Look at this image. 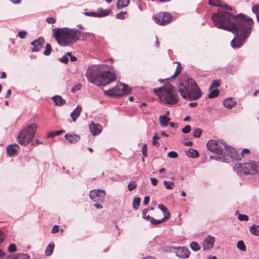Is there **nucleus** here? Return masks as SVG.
Here are the masks:
<instances>
[{
	"mask_svg": "<svg viewBox=\"0 0 259 259\" xmlns=\"http://www.w3.org/2000/svg\"><path fill=\"white\" fill-rule=\"evenodd\" d=\"M213 22L218 28L227 30L235 34L231 41L233 48H239L251 32L254 25L253 20L242 13L236 16L220 11L213 16Z\"/></svg>",
	"mask_w": 259,
	"mask_h": 259,
	"instance_id": "nucleus-1",
	"label": "nucleus"
},
{
	"mask_svg": "<svg viewBox=\"0 0 259 259\" xmlns=\"http://www.w3.org/2000/svg\"><path fill=\"white\" fill-rule=\"evenodd\" d=\"M107 69L106 65H93L88 68L85 75L90 82L98 86H105L116 79L115 74Z\"/></svg>",
	"mask_w": 259,
	"mask_h": 259,
	"instance_id": "nucleus-2",
	"label": "nucleus"
},
{
	"mask_svg": "<svg viewBox=\"0 0 259 259\" xmlns=\"http://www.w3.org/2000/svg\"><path fill=\"white\" fill-rule=\"evenodd\" d=\"M208 150L222 156H210V158L215 160H222L227 162L229 160V157L232 160L240 159L236 150L232 147L229 146L223 141H218L213 140H209L207 143Z\"/></svg>",
	"mask_w": 259,
	"mask_h": 259,
	"instance_id": "nucleus-3",
	"label": "nucleus"
},
{
	"mask_svg": "<svg viewBox=\"0 0 259 259\" xmlns=\"http://www.w3.org/2000/svg\"><path fill=\"white\" fill-rule=\"evenodd\" d=\"M53 37L62 46H68L73 44L80 38L83 39L89 34V32H81L75 29L68 28H54Z\"/></svg>",
	"mask_w": 259,
	"mask_h": 259,
	"instance_id": "nucleus-4",
	"label": "nucleus"
},
{
	"mask_svg": "<svg viewBox=\"0 0 259 259\" xmlns=\"http://www.w3.org/2000/svg\"><path fill=\"white\" fill-rule=\"evenodd\" d=\"M178 87L181 96L184 99L196 100L202 96L200 89L196 82L191 78H189L184 83H180Z\"/></svg>",
	"mask_w": 259,
	"mask_h": 259,
	"instance_id": "nucleus-5",
	"label": "nucleus"
},
{
	"mask_svg": "<svg viewBox=\"0 0 259 259\" xmlns=\"http://www.w3.org/2000/svg\"><path fill=\"white\" fill-rule=\"evenodd\" d=\"M153 92L162 101L167 104L175 105L179 102L177 90L170 84L155 89Z\"/></svg>",
	"mask_w": 259,
	"mask_h": 259,
	"instance_id": "nucleus-6",
	"label": "nucleus"
},
{
	"mask_svg": "<svg viewBox=\"0 0 259 259\" xmlns=\"http://www.w3.org/2000/svg\"><path fill=\"white\" fill-rule=\"evenodd\" d=\"M37 128L35 123H32L26 126L19 133L17 137L18 143L22 145L29 144L33 139Z\"/></svg>",
	"mask_w": 259,
	"mask_h": 259,
	"instance_id": "nucleus-7",
	"label": "nucleus"
},
{
	"mask_svg": "<svg viewBox=\"0 0 259 259\" xmlns=\"http://www.w3.org/2000/svg\"><path fill=\"white\" fill-rule=\"evenodd\" d=\"M242 170L246 174H252L254 172L259 173V162L251 161L242 163Z\"/></svg>",
	"mask_w": 259,
	"mask_h": 259,
	"instance_id": "nucleus-8",
	"label": "nucleus"
},
{
	"mask_svg": "<svg viewBox=\"0 0 259 259\" xmlns=\"http://www.w3.org/2000/svg\"><path fill=\"white\" fill-rule=\"evenodd\" d=\"M125 88L123 86V83H117V85L113 89L105 91L104 94L111 97H120L124 95Z\"/></svg>",
	"mask_w": 259,
	"mask_h": 259,
	"instance_id": "nucleus-9",
	"label": "nucleus"
},
{
	"mask_svg": "<svg viewBox=\"0 0 259 259\" xmlns=\"http://www.w3.org/2000/svg\"><path fill=\"white\" fill-rule=\"evenodd\" d=\"M153 19L155 23L160 25L169 24L172 20V16L168 13H160L157 14Z\"/></svg>",
	"mask_w": 259,
	"mask_h": 259,
	"instance_id": "nucleus-10",
	"label": "nucleus"
},
{
	"mask_svg": "<svg viewBox=\"0 0 259 259\" xmlns=\"http://www.w3.org/2000/svg\"><path fill=\"white\" fill-rule=\"evenodd\" d=\"M90 198L95 202H103L104 200L106 192L103 189H94L90 192Z\"/></svg>",
	"mask_w": 259,
	"mask_h": 259,
	"instance_id": "nucleus-11",
	"label": "nucleus"
},
{
	"mask_svg": "<svg viewBox=\"0 0 259 259\" xmlns=\"http://www.w3.org/2000/svg\"><path fill=\"white\" fill-rule=\"evenodd\" d=\"M209 4L211 6L220 7L217 13H213L212 16V20L213 15L218 14L221 11L226 13H231L230 12H228V10L232 11V8L231 7L227 5H222V2L220 0H209Z\"/></svg>",
	"mask_w": 259,
	"mask_h": 259,
	"instance_id": "nucleus-12",
	"label": "nucleus"
},
{
	"mask_svg": "<svg viewBox=\"0 0 259 259\" xmlns=\"http://www.w3.org/2000/svg\"><path fill=\"white\" fill-rule=\"evenodd\" d=\"M45 44V40L44 38L40 37L37 39L31 42V45L33 46L31 49L32 52H37L41 50L44 44Z\"/></svg>",
	"mask_w": 259,
	"mask_h": 259,
	"instance_id": "nucleus-13",
	"label": "nucleus"
},
{
	"mask_svg": "<svg viewBox=\"0 0 259 259\" xmlns=\"http://www.w3.org/2000/svg\"><path fill=\"white\" fill-rule=\"evenodd\" d=\"M110 12V10H102L101 9L99 10L98 13L90 12H85L84 14L85 15L90 17H102L108 15Z\"/></svg>",
	"mask_w": 259,
	"mask_h": 259,
	"instance_id": "nucleus-14",
	"label": "nucleus"
},
{
	"mask_svg": "<svg viewBox=\"0 0 259 259\" xmlns=\"http://www.w3.org/2000/svg\"><path fill=\"white\" fill-rule=\"evenodd\" d=\"M178 257L183 258H187L189 257L190 252L185 247H179L176 251Z\"/></svg>",
	"mask_w": 259,
	"mask_h": 259,
	"instance_id": "nucleus-15",
	"label": "nucleus"
},
{
	"mask_svg": "<svg viewBox=\"0 0 259 259\" xmlns=\"http://www.w3.org/2000/svg\"><path fill=\"white\" fill-rule=\"evenodd\" d=\"M215 241L214 238L212 236H208L204 241L203 249L204 250H209L211 249Z\"/></svg>",
	"mask_w": 259,
	"mask_h": 259,
	"instance_id": "nucleus-16",
	"label": "nucleus"
},
{
	"mask_svg": "<svg viewBox=\"0 0 259 259\" xmlns=\"http://www.w3.org/2000/svg\"><path fill=\"white\" fill-rule=\"evenodd\" d=\"M19 149L20 147L17 144L10 145L7 148V154L10 156H14L16 154Z\"/></svg>",
	"mask_w": 259,
	"mask_h": 259,
	"instance_id": "nucleus-17",
	"label": "nucleus"
},
{
	"mask_svg": "<svg viewBox=\"0 0 259 259\" xmlns=\"http://www.w3.org/2000/svg\"><path fill=\"white\" fill-rule=\"evenodd\" d=\"M102 129V126L99 124L92 122L90 125V131L94 136L99 134L101 132Z\"/></svg>",
	"mask_w": 259,
	"mask_h": 259,
	"instance_id": "nucleus-18",
	"label": "nucleus"
},
{
	"mask_svg": "<svg viewBox=\"0 0 259 259\" xmlns=\"http://www.w3.org/2000/svg\"><path fill=\"white\" fill-rule=\"evenodd\" d=\"M82 107L79 105H77L76 108L71 112L70 115L73 121L76 120V119L80 115Z\"/></svg>",
	"mask_w": 259,
	"mask_h": 259,
	"instance_id": "nucleus-19",
	"label": "nucleus"
},
{
	"mask_svg": "<svg viewBox=\"0 0 259 259\" xmlns=\"http://www.w3.org/2000/svg\"><path fill=\"white\" fill-rule=\"evenodd\" d=\"M147 218L148 220L151 222V223L153 225H157L165 222L166 220L169 219V216L165 215L164 217L160 220H156L154 219L153 218L150 217V215H147Z\"/></svg>",
	"mask_w": 259,
	"mask_h": 259,
	"instance_id": "nucleus-20",
	"label": "nucleus"
},
{
	"mask_svg": "<svg viewBox=\"0 0 259 259\" xmlns=\"http://www.w3.org/2000/svg\"><path fill=\"white\" fill-rule=\"evenodd\" d=\"M52 100L54 102L55 105L61 106L65 104L66 101L59 95H56L52 97Z\"/></svg>",
	"mask_w": 259,
	"mask_h": 259,
	"instance_id": "nucleus-21",
	"label": "nucleus"
},
{
	"mask_svg": "<svg viewBox=\"0 0 259 259\" xmlns=\"http://www.w3.org/2000/svg\"><path fill=\"white\" fill-rule=\"evenodd\" d=\"M65 138L71 144H74L78 142L80 139L78 135H70L69 134H66Z\"/></svg>",
	"mask_w": 259,
	"mask_h": 259,
	"instance_id": "nucleus-22",
	"label": "nucleus"
},
{
	"mask_svg": "<svg viewBox=\"0 0 259 259\" xmlns=\"http://www.w3.org/2000/svg\"><path fill=\"white\" fill-rule=\"evenodd\" d=\"M236 102L231 98H226L224 101V105L228 109H231L235 104Z\"/></svg>",
	"mask_w": 259,
	"mask_h": 259,
	"instance_id": "nucleus-23",
	"label": "nucleus"
},
{
	"mask_svg": "<svg viewBox=\"0 0 259 259\" xmlns=\"http://www.w3.org/2000/svg\"><path fill=\"white\" fill-rule=\"evenodd\" d=\"M159 122L161 126L162 127H166L167 126L168 122L170 120V118L166 116H160L159 117Z\"/></svg>",
	"mask_w": 259,
	"mask_h": 259,
	"instance_id": "nucleus-24",
	"label": "nucleus"
},
{
	"mask_svg": "<svg viewBox=\"0 0 259 259\" xmlns=\"http://www.w3.org/2000/svg\"><path fill=\"white\" fill-rule=\"evenodd\" d=\"M29 256L26 254L19 253L16 256L10 255L5 259H29Z\"/></svg>",
	"mask_w": 259,
	"mask_h": 259,
	"instance_id": "nucleus-25",
	"label": "nucleus"
},
{
	"mask_svg": "<svg viewBox=\"0 0 259 259\" xmlns=\"http://www.w3.org/2000/svg\"><path fill=\"white\" fill-rule=\"evenodd\" d=\"M249 231L253 235L259 236V226L252 225L249 227Z\"/></svg>",
	"mask_w": 259,
	"mask_h": 259,
	"instance_id": "nucleus-26",
	"label": "nucleus"
},
{
	"mask_svg": "<svg viewBox=\"0 0 259 259\" xmlns=\"http://www.w3.org/2000/svg\"><path fill=\"white\" fill-rule=\"evenodd\" d=\"M188 156L191 158H196L199 156L198 152L194 149L190 148L187 152Z\"/></svg>",
	"mask_w": 259,
	"mask_h": 259,
	"instance_id": "nucleus-27",
	"label": "nucleus"
},
{
	"mask_svg": "<svg viewBox=\"0 0 259 259\" xmlns=\"http://www.w3.org/2000/svg\"><path fill=\"white\" fill-rule=\"evenodd\" d=\"M129 0H117V7L120 9L128 6Z\"/></svg>",
	"mask_w": 259,
	"mask_h": 259,
	"instance_id": "nucleus-28",
	"label": "nucleus"
},
{
	"mask_svg": "<svg viewBox=\"0 0 259 259\" xmlns=\"http://www.w3.org/2000/svg\"><path fill=\"white\" fill-rule=\"evenodd\" d=\"M55 247V244L53 242L50 243L49 245L47 246L46 250L45 253L47 255L50 256L51 255L54 250Z\"/></svg>",
	"mask_w": 259,
	"mask_h": 259,
	"instance_id": "nucleus-29",
	"label": "nucleus"
},
{
	"mask_svg": "<svg viewBox=\"0 0 259 259\" xmlns=\"http://www.w3.org/2000/svg\"><path fill=\"white\" fill-rule=\"evenodd\" d=\"M210 93L208 95L209 99H213L217 97L220 94V91L218 89L211 90L209 91Z\"/></svg>",
	"mask_w": 259,
	"mask_h": 259,
	"instance_id": "nucleus-30",
	"label": "nucleus"
},
{
	"mask_svg": "<svg viewBox=\"0 0 259 259\" xmlns=\"http://www.w3.org/2000/svg\"><path fill=\"white\" fill-rule=\"evenodd\" d=\"M237 247L242 251H245L246 250L245 244L244 242L242 240L238 241L237 243Z\"/></svg>",
	"mask_w": 259,
	"mask_h": 259,
	"instance_id": "nucleus-31",
	"label": "nucleus"
},
{
	"mask_svg": "<svg viewBox=\"0 0 259 259\" xmlns=\"http://www.w3.org/2000/svg\"><path fill=\"white\" fill-rule=\"evenodd\" d=\"M140 201H141V199L140 197H135L134 198L133 204V208L135 210H137L139 208V206H140Z\"/></svg>",
	"mask_w": 259,
	"mask_h": 259,
	"instance_id": "nucleus-32",
	"label": "nucleus"
},
{
	"mask_svg": "<svg viewBox=\"0 0 259 259\" xmlns=\"http://www.w3.org/2000/svg\"><path fill=\"white\" fill-rule=\"evenodd\" d=\"M221 85V82L219 80H214L211 82L209 89V91H211L214 88H217L219 87Z\"/></svg>",
	"mask_w": 259,
	"mask_h": 259,
	"instance_id": "nucleus-33",
	"label": "nucleus"
},
{
	"mask_svg": "<svg viewBox=\"0 0 259 259\" xmlns=\"http://www.w3.org/2000/svg\"><path fill=\"white\" fill-rule=\"evenodd\" d=\"M158 207L159 209H160L163 213H165V215H168L169 216V218L170 217V213L169 211H168L167 208L162 204H158Z\"/></svg>",
	"mask_w": 259,
	"mask_h": 259,
	"instance_id": "nucleus-34",
	"label": "nucleus"
},
{
	"mask_svg": "<svg viewBox=\"0 0 259 259\" xmlns=\"http://www.w3.org/2000/svg\"><path fill=\"white\" fill-rule=\"evenodd\" d=\"M163 184H164V187L166 189H169V190L172 189L174 188V187H175V183L172 182L164 181L163 182Z\"/></svg>",
	"mask_w": 259,
	"mask_h": 259,
	"instance_id": "nucleus-35",
	"label": "nucleus"
},
{
	"mask_svg": "<svg viewBox=\"0 0 259 259\" xmlns=\"http://www.w3.org/2000/svg\"><path fill=\"white\" fill-rule=\"evenodd\" d=\"M252 11L255 14L257 20H259V4L253 6Z\"/></svg>",
	"mask_w": 259,
	"mask_h": 259,
	"instance_id": "nucleus-36",
	"label": "nucleus"
},
{
	"mask_svg": "<svg viewBox=\"0 0 259 259\" xmlns=\"http://www.w3.org/2000/svg\"><path fill=\"white\" fill-rule=\"evenodd\" d=\"M127 187L129 191H133L137 188V184L136 182L131 181L129 182Z\"/></svg>",
	"mask_w": 259,
	"mask_h": 259,
	"instance_id": "nucleus-37",
	"label": "nucleus"
},
{
	"mask_svg": "<svg viewBox=\"0 0 259 259\" xmlns=\"http://www.w3.org/2000/svg\"><path fill=\"white\" fill-rule=\"evenodd\" d=\"M52 51V47L51 44L48 43L46 45V49L44 51V55L46 56H49L51 54Z\"/></svg>",
	"mask_w": 259,
	"mask_h": 259,
	"instance_id": "nucleus-38",
	"label": "nucleus"
},
{
	"mask_svg": "<svg viewBox=\"0 0 259 259\" xmlns=\"http://www.w3.org/2000/svg\"><path fill=\"white\" fill-rule=\"evenodd\" d=\"M190 246L191 249L195 251H198L200 249V247L199 244L195 242H192L190 244Z\"/></svg>",
	"mask_w": 259,
	"mask_h": 259,
	"instance_id": "nucleus-39",
	"label": "nucleus"
},
{
	"mask_svg": "<svg viewBox=\"0 0 259 259\" xmlns=\"http://www.w3.org/2000/svg\"><path fill=\"white\" fill-rule=\"evenodd\" d=\"M202 131L200 128H196L193 133V136L195 138H199L202 134Z\"/></svg>",
	"mask_w": 259,
	"mask_h": 259,
	"instance_id": "nucleus-40",
	"label": "nucleus"
},
{
	"mask_svg": "<svg viewBox=\"0 0 259 259\" xmlns=\"http://www.w3.org/2000/svg\"><path fill=\"white\" fill-rule=\"evenodd\" d=\"M17 247L15 244H11L8 247V250L10 252H14L16 251Z\"/></svg>",
	"mask_w": 259,
	"mask_h": 259,
	"instance_id": "nucleus-41",
	"label": "nucleus"
},
{
	"mask_svg": "<svg viewBox=\"0 0 259 259\" xmlns=\"http://www.w3.org/2000/svg\"><path fill=\"white\" fill-rule=\"evenodd\" d=\"M238 220L239 221H247L249 219V218L248 217V215H245V214H239L238 215Z\"/></svg>",
	"mask_w": 259,
	"mask_h": 259,
	"instance_id": "nucleus-42",
	"label": "nucleus"
},
{
	"mask_svg": "<svg viewBox=\"0 0 259 259\" xmlns=\"http://www.w3.org/2000/svg\"><path fill=\"white\" fill-rule=\"evenodd\" d=\"M167 155L169 157L172 158H176L178 156V153L176 152L173 151L168 152Z\"/></svg>",
	"mask_w": 259,
	"mask_h": 259,
	"instance_id": "nucleus-43",
	"label": "nucleus"
},
{
	"mask_svg": "<svg viewBox=\"0 0 259 259\" xmlns=\"http://www.w3.org/2000/svg\"><path fill=\"white\" fill-rule=\"evenodd\" d=\"M191 127L190 125H188L185 126L182 128V131L184 134H188L190 132Z\"/></svg>",
	"mask_w": 259,
	"mask_h": 259,
	"instance_id": "nucleus-44",
	"label": "nucleus"
},
{
	"mask_svg": "<svg viewBox=\"0 0 259 259\" xmlns=\"http://www.w3.org/2000/svg\"><path fill=\"white\" fill-rule=\"evenodd\" d=\"M142 150L143 155L144 156L147 157V153H148V149H147V145L146 144H144L143 146H142Z\"/></svg>",
	"mask_w": 259,
	"mask_h": 259,
	"instance_id": "nucleus-45",
	"label": "nucleus"
},
{
	"mask_svg": "<svg viewBox=\"0 0 259 259\" xmlns=\"http://www.w3.org/2000/svg\"><path fill=\"white\" fill-rule=\"evenodd\" d=\"M242 164L236 163L233 166L235 171H238L242 170Z\"/></svg>",
	"mask_w": 259,
	"mask_h": 259,
	"instance_id": "nucleus-46",
	"label": "nucleus"
},
{
	"mask_svg": "<svg viewBox=\"0 0 259 259\" xmlns=\"http://www.w3.org/2000/svg\"><path fill=\"white\" fill-rule=\"evenodd\" d=\"M27 31H21L18 32V36L20 37V38H24L26 37V35H27Z\"/></svg>",
	"mask_w": 259,
	"mask_h": 259,
	"instance_id": "nucleus-47",
	"label": "nucleus"
},
{
	"mask_svg": "<svg viewBox=\"0 0 259 259\" xmlns=\"http://www.w3.org/2000/svg\"><path fill=\"white\" fill-rule=\"evenodd\" d=\"M125 14H126L125 12H121L116 15V18L120 20H123L124 19V15Z\"/></svg>",
	"mask_w": 259,
	"mask_h": 259,
	"instance_id": "nucleus-48",
	"label": "nucleus"
},
{
	"mask_svg": "<svg viewBox=\"0 0 259 259\" xmlns=\"http://www.w3.org/2000/svg\"><path fill=\"white\" fill-rule=\"evenodd\" d=\"M59 61L62 63L67 64L68 62V58L67 55H64L62 57L59 59Z\"/></svg>",
	"mask_w": 259,
	"mask_h": 259,
	"instance_id": "nucleus-49",
	"label": "nucleus"
},
{
	"mask_svg": "<svg viewBox=\"0 0 259 259\" xmlns=\"http://www.w3.org/2000/svg\"><path fill=\"white\" fill-rule=\"evenodd\" d=\"M249 152V150L248 149H247V148L244 149L242 151L240 155L237 152V154L239 155L240 157V159H238V160H239L241 159V157L243 156V154H245V153H248Z\"/></svg>",
	"mask_w": 259,
	"mask_h": 259,
	"instance_id": "nucleus-50",
	"label": "nucleus"
},
{
	"mask_svg": "<svg viewBox=\"0 0 259 259\" xmlns=\"http://www.w3.org/2000/svg\"><path fill=\"white\" fill-rule=\"evenodd\" d=\"M123 86L126 87L125 89V91L124 92V94H129L131 92V89L129 88L127 85L123 83Z\"/></svg>",
	"mask_w": 259,
	"mask_h": 259,
	"instance_id": "nucleus-51",
	"label": "nucleus"
},
{
	"mask_svg": "<svg viewBox=\"0 0 259 259\" xmlns=\"http://www.w3.org/2000/svg\"><path fill=\"white\" fill-rule=\"evenodd\" d=\"M46 21L49 24H53L55 22L56 20L52 17H49L47 18Z\"/></svg>",
	"mask_w": 259,
	"mask_h": 259,
	"instance_id": "nucleus-52",
	"label": "nucleus"
},
{
	"mask_svg": "<svg viewBox=\"0 0 259 259\" xmlns=\"http://www.w3.org/2000/svg\"><path fill=\"white\" fill-rule=\"evenodd\" d=\"M148 211V209H144L143 211H142V217L143 219H146L147 220H148V219L147 218V212Z\"/></svg>",
	"mask_w": 259,
	"mask_h": 259,
	"instance_id": "nucleus-53",
	"label": "nucleus"
},
{
	"mask_svg": "<svg viewBox=\"0 0 259 259\" xmlns=\"http://www.w3.org/2000/svg\"><path fill=\"white\" fill-rule=\"evenodd\" d=\"M59 226L57 225H55L52 230V233H56L59 232Z\"/></svg>",
	"mask_w": 259,
	"mask_h": 259,
	"instance_id": "nucleus-54",
	"label": "nucleus"
},
{
	"mask_svg": "<svg viewBox=\"0 0 259 259\" xmlns=\"http://www.w3.org/2000/svg\"><path fill=\"white\" fill-rule=\"evenodd\" d=\"M150 201V197L148 196H146L144 197V201H143V204L146 205L147 204H148V203H149Z\"/></svg>",
	"mask_w": 259,
	"mask_h": 259,
	"instance_id": "nucleus-55",
	"label": "nucleus"
},
{
	"mask_svg": "<svg viewBox=\"0 0 259 259\" xmlns=\"http://www.w3.org/2000/svg\"><path fill=\"white\" fill-rule=\"evenodd\" d=\"M80 87H81V85L80 84H78L77 85H76L75 87L72 88V89H71L72 92L74 93L75 92V91L80 90Z\"/></svg>",
	"mask_w": 259,
	"mask_h": 259,
	"instance_id": "nucleus-56",
	"label": "nucleus"
},
{
	"mask_svg": "<svg viewBox=\"0 0 259 259\" xmlns=\"http://www.w3.org/2000/svg\"><path fill=\"white\" fill-rule=\"evenodd\" d=\"M150 180L153 185L156 186L157 184V180L154 178H151Z\"/></svg>",
	"mask_w": 259,
	"mask_h": 259,
	"instance_id": "nucleus-57",
	"label": "nucleus"
},
{
	"mask_svg": "<svg viewBox=\"0 0 259 259\" xmlns=\"http://www.w3.org/2000/svg\"><path fill=\"white\" fill-rule=\"evenodd\" d=\"M181 72V70H179L178 69H176L172 77H175L179 75Z\"/></svg>",
	"mask_w": 259,
	"mask_h": 259,
	"instance_id": "nucleus-58",
	"label": "nucleus"
},
{
	"mask_svg": "<svg viewBox=\"0 0 259 259\" xmlns=\"http://www.w3.org/2000/svg\"><path fill=\"white\" fill-rule=\"evenodd\" d=\"M183 144L187 146H191L193 145V143L191 141L185 142Z\"/></svg>",
	"mask_w": 259,
	"mask_h": 259,
	"instance_id": "nucleus-59",
	"label": "nucleus"
},
{
	"mask_svg": "<svg viewBox=\"0 0 259 259\" xmlns=\"http://www.w3.org/2000/svg\"><path fill=\"white\" fill-rule=\"evenodd\" d=\"M95 207H96L97 209H101L103 208V206L98 203H96L94 204Z\"/></svg>",
	"mask_w": 259,
	"mask_h": 259,
	"instance_id": "nucleus-60",
	"label": "nucleus"
},
{
	"mask_svg": "<svg viewBox=\"0 0 259 259\" xmlns=\"http://www.w3.org/2000/svg\"><path fill=\"white\" fill-rule=\"evenodd\" d=\"M152 144L153 145H154L156 147H158L160 145L158 141H157L156 140H153Z\"/></svg>",
	"mask_w": 259,
	"mask_h": 259,
	"instance_id": "nucleus-61",
	"label": "nucleus"
},
{
	"mask_svg": "<svg viewBox=\"0 0 259 259\" xmlns=\"http://www.w3.org/2000/svg\"><path fill=\"white\" fill-rule=\"evenodd\" d=\"M42 142L41 141L36 139L35 140V141L34 143H33L32 144L33 146H35L36 145H38V144H42Z\"/></svg>",
	"mask_w": 259,
	"mask_h": 259,
	"instance_id": "nucleus-62",
	"label": "nucleus"
},
{
	"mask_svg": "<svg viewBox=\"0 0 259 259\" xmlns=\"http://www.w3.org/2000/svg\"><path fill=\"white\" fill-rule=\"evenodd\" d=\"M4 240V237L2 231H0V243Z\"/></svg>",
	"mask_w": 259,
	"mask_h": 259,
	"instance_id": "nucleus-63",
	"label": "nucleus"
},
{
	"mask_svg": "<svg viewBox=\"0 0 259 259\" xmlns=\"http://www.w3.org/2000/svg\"><path fill=\"white\" fill-rule=\"evenodd\" d=\"M70 58L71 61H72V62H75L77 60V58L75 56H73V55H72L70 57Z\"/></svg>",
	"mask_w": 259,
	"mask_h": 259,
	"instance_id": "nucleus-64",
	"label": "nucleus"
}]
</instances>
